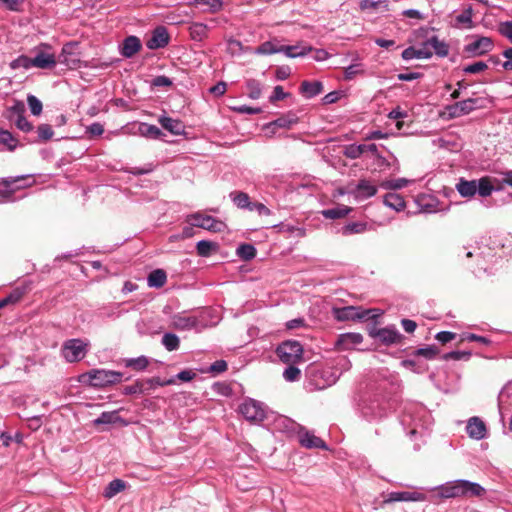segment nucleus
I'll return each instance as SVG.
<instances>
[{"label": "nucleus", "instance_id": "obj_1", "mask_svg": "<svg viewBox=\"0 0 512 512\" xmlns=\"http://www.w3.org/2000/svg\"><path fill=\"white\" fill-rule=\"evenodd\" d=\"M398 386L387 381L381 382L375 392L361 405V414L369 422L378 421L391 413L397 404L395 397Z\"/></svg>", "mask_w": 512, "mask_h": 512}, {"label": "nucleus", "instance_id": "obj_2", "mask_svg": "<svg viewBox=\"0 0 512 512\" xmlns=\"http://www.w3.org/2000/svg\"><path fill=\"white\" fill-rule=\"evenodd\" d=\"M402 424L411 426L410 436L423 434L430 426V414L422 405L410 404L404 409Z\"/></svg>", "mask_w": 512, "mask_h": 512}, {"label": "nucleus", "instance_id": "obj_3", "mask_svg": "<svg viewBox=\"0 0 512 512\" xmlns=\"http://www.w3.org/2000/svg\"><path fill=\"white\" fill-rule=\"evenodd\" d=\"M237 411L247 421L252 423L262 422L266 418V406L252 398L245 399L238 406Z\"/></svg>", "mask_w": 512, "mask_h": 512}, {"label": "nucleus", "instance_id": "obj_4", "mask_svg": "<svg viewBox=\"0 0 512 512\" xmlns=\"http://www.w3.org/2000/svg\"><path fill=\"white\" fill-rule=\"evenodd\" d=\"M87 378L89 384L94 387H105L107 385L121 382L122 374L117 371L94 369L82 376Z\"/></svg>", "mask_w": 512, "mask_h": 512}, {"label": "nucleus", "instance_id": "obj_5", "mask_svg": "<svg viewBox=\"0 0 512 512\" xmlns=\"http://www.w3.org/2000/svg\"><path fill=\"white\" fill-rule=\"evenodd\" d=\"M276 353L283 363L295 364L301 359L303 348L298 341L288 340L277 347Z\"/></svg>", "mask_w": 512, "mask_h": 512}, {"label": "nucleus", "instance_id": "obj_6", "mask_svg": "<svg viewBox=\"0 0 512 512\" xmlns=\"http://www.w3.org/2000/svg\"><path fill=\"white\" fill-rule=\"evenodd\" d=\"M474 38L472 42L466 44L463 48L464 53L469 57L482 56L492 51L494 43L490 37L475 36Z\"/></svg>", "mask_w": 512, "mask_h": 512}, {"label": "nucleus", "instance_id": "obj_7", "mask_svg": "<svg viewBox=\"0 0 512 512\" xmlns=\"http://www.w3.org/2000/svg\"><path fill=\"white\" fill-rule=\"evenodd\" d=\"M86 344L80 339H71L64 343L62 353L68 362L80 361L86 355Z\"/></svg>", "mask_w": 512, "mask_h": 512}, {"label": "nucleus", "instance_id": "obj_8", "mask_svg": "<svg viewBox=\"0 0 512 512\" xmlns=\"http://www.w3.org/2000/svg\"><path fill=\"white\" fill-rule=\"evenodd\" d=\"M50 47L43 45L35 49V56L32 58L33 67L39 69H51L54 68L57 61L56 57L50 51Z\"/></svg>", "mask_w": 512, "mask_h": 512}, {"label": "nucleus", "instance_id": "obj_9", "mask_svg": "<svg viewBox=\"0 0 512 512\" xmlns=\"http://www.w3.org/2000/svg\"><path fill=\"white\" fill-rule=\"evenodd\" d=\"M333 316L338 321H349V320H362L368 317V310H360V308L355 306H344L340 308H334Z\"/></svg>", "mask_w": 512, "mask_h": 512}, {"label": "nucleus", "instance_id": "obj_10", "mask_svg": "<svg viewBox=\"0 0 512 512\" xmlns=\"http://www.w3.org/2000/svg\"><path fill=\"white\" fill-rule=\"evenodd\" d=\"M186 222L197 228H203L209 231H219L221 222L216 221L209 215L202 213L190 214L186 218Z\"/></svg>", "mask_w": 512, "mask_h": 512}, {"label": "nucleus", "instance_id": "obj_11", "mask_svg": "<svg viewBox=\"0 0 512 512\" xmlns=\"http://www.w3.org/2000/svg\"><path fill=\"white\" fill-rule=\"evenodd\" d=\"M435 496L440 499L461 498V479L448 481L431 489Z\"/></svg>", "mask_w": 512, "mask_h": 512}, {"label": "nucleus", "instance_id": "obj_12", "mask_svg": "<svg viewBox=\"0 0 512 512\" xmlns=\"http://www.w3.org/2000/svg\"><path fill=\"white\" fill-rule=\"evenodd\" d=\"M350 367H351V363L347 358L343 357V358L339 359V361L337 362L336 371L323 370L321 372L322 376L326 380V385L317 384L316 385L317 388L323 389L326 386H331V385L335 384L336 381L338 380L339 376L342 374V372L349 370Z\"/></svg>", "mask_w": 512, "mask_h": 512}, {"label": "nucleus", "instance_id": "obj_13", "mask_svg": "<svg viewBox=\"0 0 512 512\" xmlns=\"http://www.w3.org/2000/svg\"><path fill=\"white\" fill-rule=\"evenodd\" d=\"M426 495L419 492H408V491H396L388 493L384 499L383 504H388L392 502H416V501H425Z\"/></svg>", "mask_w": 512, "mask_h": 512}, {"label": "nucleus", "instance_id": "obj_14", "mask_svg": "<svg viewBox=\"0 0 512 512\" xmlns=\"http://www.w3.org/2000/svg\"><path fill=\"white\" fill-rule=\"evenodd\" d=\"M371 335L385 345L399 343L402 339V335L394 326L380 328L372 332Z\"/></svg>", "mask_w": 512, "mask_h": 512}, {"label": "nucleus", "instance_id": "obj_15", "mask_svg": "<svg viewBox=\"0 0 512 512\" xmlns=\"http://www.w3.org/2000/svg\"><path fill=\"white\" fill-rule=\"evenodd\" d=\"M477 102L476 98H468L448 106L447 110L452 117H460L472 112L476 108Z\"/></svg>", "mask_w": 512, "mask_h": 512}, {"label": "nucleus", "instance_id": "obj_16", "mask_svg": "<svg viewBox=\"0 0 512 512\" xmlns=\"http://www.w3.org/2000/svg\"><path fill=\"white\" fill-rule=\"evenodd\" d=\"M351 193L357 200H365L377 193V187L367 179H361Z\"/></svg>", "mask_w": 512, "mask_h": 512}, {"label": "nucleus", "instance_id": "obj_17", "mask_svg": "<svg viewBox=\"0 0 512 512\" xmlns=\"http://www.w3.org/2000/svg\"><path fill=\"white\" fill-rule=\"evenodd\" d=\"M466 432L470 438L482 440L486 437L487 429L485 423L479 417H471L466 425Z\"/></svg>", "mask_w": 512, "mask_h": 512}, {"label": "nucleus", "instance_id": "obj_18", "mask_svg": "<svg viewBox=\"0 0 512 512\" xmlns=\"http://www.w3.org/2000/svg\"><path fill=\"white\" fill-rule=\"evenodd\" d=\"M363 336L360 333H344L338 336L336 346L339 350H351L361 344Z\"/></svg>", "mask_w": 512, "mask_h": 512}, {"label": "nucleus", "instance_id": "obj_19", "mask_svg": "<svg viewBox=\"0 0 512 512\" xmlns=\"http://www.w3.org/2000/svg\"><path fill=\"white\" fill-rule=\"evenodd\" d=\"M25 176L9 177L0 181V197L10 198L16 190L23 186L18 185L19 182L25 180Z\"/></svg>", "mask_w": 512, "mask_h": 512}, {"label": "nucleus", "instance_id": "obj_20", "mask_svg": "<svg viewBox=\"0 0 512 512\" xmlns=\"http://www.w3.org/2000/svg\"><path fill=\"white\" fill-rule=\"evenodd\" d=\"M169 42V35L165 27H157L149 40L146 42V46L151 49H159L165 47Z\"/></svg>", "mask_w": 512, "mask_h": 512}, {"label": "nucleus", "instance_id": "obj_21", "mask_svg": "<svg viewBox=\"0 0 512 512\" xmlns=\"http://www.w3.org/2000/svg\"><path fill=\"white\" fill-rule=\"evenodd\" d=\"M485 493L486 489L479 483L461 479V498H480Z\"/></svg>", "mask_w": 512, "mask_h": 512}, {"label": "nucleus", "instance_id": "obj_22", "mask_svg": "<svg viewBox=\"0 0 512 512\" xmlns=\"http://www.w3.org/2000/svg\"><path fill=\"white\" fill-rule=\"evenodd\" d=\"M433 55L432 50L428 47L427 41L420 48L408 47L402 52V58L406 61L413 59H430Z\"/></svg>", "mask_w": 512, "mask_h": 512}, {"label": "nucleus", "instance_id": "obj_23", "mask_svg": "<svg viewBox=\"0 0 512 512\" xmlns=\"http://www.w3.org/2000/svg\"><path fill=\"white\" fill-rule=\"evenodd\" d=\"M415 203L422 213H434L438 209V200L430 194H420L415 198Z\"/></svg>", "mask_w": 512, "mask_h": 512}, {"label": "nucleus", "instance_id": "obj_24", "mask_svg": "<svg viewBox=\"0 0 512 512\" xmlns=\"http://www.w3.org/2000/svg\"><path fill=\"white\" fill-rule=\"evenodd\" d=\"M299 442L303 447L308 449H327L325 442L321 438L311 434L308 431L299 432Z\"/></svg>", "mask_w": 512, "mask_h": 512}, {"label": "nucleus", "instance_id": "obj_25", "mask_svg": "<svg viewBox=\"0 0 512 512\" xmlns=\"http://www.w3.org/2000/svg\"><path fill=\"white\" fill-rule=\"evenodd\" d=\"M323 91L321 81H303L300 85V93L307 99H311L319 95Z\"/></svg>", "mask_w": 512, "mask_h": 512}, {"label": "nucleus", "instance_id": "obj_26", "mask_svg": "<svg viewBox=\"0 0 512 512\" xmlns=\"http://www.w3.org/2000/svg\"><path fill=\"white\" fill-rule=\"evenodd\" d=\"M159 123L164 129L174 135H182L185 133V126L178 119L162 116L159 118Z\"/></svg>", "mask_w": 512, "mask_h": 512}, {"label": "nucleus", "instance_id": "obj_27", "mask_svg": "<svg viewBox=\"0 0 512 512\" xmlns=\"http://www.w3.org/2000/svg\"><path fill=\"white\" fill-rule=\"evenodd\" d=\"M141 49V42L136 36L127 37L122 45L121 54L126 58L133 57Z\"/></svg>", "mask_w": 512, "mask_h": 512}, {"label": "nucleus", "instance_id": "obj_28", "mask_svg": "<svg viewBox=\"0 0 512 512\" xmlns=\"http://www.w3.org/2000/svg\"><path fill=\"white\" fill-rule=\"evenodd\" d=\"M229 198L238 209L250 210L252 201L247 193L242 191H232L229 193Z\"/></svg>", "mask_w": 512, "mask_h": 512}, {"label": "nucleus", "instance_id": "obj_29", "mask_svg": "<svg viewBox=\"0 0 512 512\" xmlns=\"http://www.w3.org/2000/svg\"><path fill=\"white\" fill-rule=\"evenodd\" d=\"M280 52L281 43L276 39L263 42L253 50V53L257 55H272Z\"/></svg>", "mask_w": 512, "mask_h": 512}, {"label": "nucleus", "instance_id": "obj_30", "mask_svg": "<svg viewBox=\"0 0 512 512\" xmlns=\"http://www.w3.org/2000/svg\"><path fill=\"white\" fill-rule=\"evenodd\" d=\"M197 325V319L193 316H174L172 326L178 330H190Z\"/></svg>", "mask_w": 512, "mask_h": 512}, {"label": "nucleus", "instance_id": "obj_31", "mask_svg": "<svg viewBox=\"0 0 512 512\" xmlns=\"http://www.w3.org/2000/svg\"><path fill=\"white\" fill-rule=\"evenodd\" d=\"M298 122V117L294 113H287L280 116L276 120L270 122L267 127H278L289 129Z\"/></svg>", "mask_w": 512, "mask_h": 512}, {"label": "nucleus", "instance_id": "obj_32", "mask_svg": "<svg viewBox=\"0 0 512 512\" xmlns=\"http://www.w3.org/2000/svg\"><path fill=\"white\" fill-rule=\"evenodd\" d=\"M456 189L462 197H472L476 194V180L461 178L456 184Z\"/></svg>", "mask_w": 512, "mask_h": 512}, {"label": "nucleus", "instance_id": "obj_33", "mask_svg": "<svg viewBox=\"0 0 512 512\" xmlns=\"http://www.w3.org/2000/svg\"><path fill=\"white\" fill-rule=\"evenodd\" d=\"M384 204L395 211H402L405 208L403 197L397 193H387L384 196Z\"/></svg>", "mask_w": 512, "mask_h": 512}, {"label": "nucleus", "instance_id": "obj_34", "mask_svg": "<svg viewBox=\"0 0 512 512\" xmlns=\"http://www.w3.org/2000/svg\"><path fill=\"white\" fill-rule=\"evenodd\" d=\"M427 45L430 49L432 48L439 57H445L449 53L448 45L444 41L439 40L437 36L428 39Z\"/></svg>", "mask_w": 512, "mask_h": 512}, {"label": "nucleus", "instance_id": "obj_35", "mask_svg": "<svg viewBox=\"0 0 512 512\" xmlns=\"http://www.w3.org/2000/svg\"><path fill=\"white\" fill-rule=\"evenodd\" d=\"M310 51H312L311 47L305 48L300 46H287L281 44L280 53H283L285 56L289 58H297L307 55Z\"/></svg>", "mask_w": 512, "mask_h": 512}, {"label": "nucleus", "instance_id": "obj_36", "mask_svg": "<svg viewBox=\"0 0 512 512\" xmlns=\"http://www.w3.org/2000/svg\"><path fill=\"white\" fill-rule=\"evenodd\" d=\"M142 387L145 390V393H148L150 390L154 389L156 386H168L176 383L175 378H170L168 380H161L159 377H153L150 379L142 380Z\"/></svg>", "mask_w": 512, "mask_h": 512}, {"label": "nucleus", "instance_id": "obj_37", "mask_svg": "<svg viewBox=\"0 0 512 512\" xmlns=\"http://www.w3.org/2000/svg\"><path fill=\"white\" fill-rule=\"evenodd\" d=\"M350 211H351V208L344 206V205H339L334 208L323 210L322 215L326 219H340V218L345 217Z\"/></svg>", "mask_w": 512, "mask_h": 512}, {"label": "nucleus", "instance_id": "obj_38", "mask_svg": "<svg viewBox=\"0 0 512 512\" xmlns=\"http://www.w3.org/2000/svg\"><path fill=\"white\" fill-rule=\"evenodd\" d=\"M167 280L166 273L162 269L152 271L148 276V285L150 287L160 288Z\"/></svg>", "mask_w": 512, "mask_h": 512}, {"label": "nucleus", "instance_id": "obj_39", "mask_svg": "<svg viewBox=\"0 0 512 512\" xmlns=\"http://www.w3.org/2000/svg\"><path fill=\"white\" fill-rule=\"evenodd\" d=\"M196 248L198 255L202 257H208L212 254V252H215L219 249V245L215 242L201 240L197 243Z\"/></svg>", "mask_w": 512, "mask_h": 512}, {"label": "nucleus", "instance_id": "obj_40", "mask_svg": "<svg viewBox=\"0 0 512 512\" xmlns=\"http://www.w3.org/2000/svg\"><path fill=\"white\" fill-rule=\"evenodd\" d=\"M121 421L118 411L103 412L97 419L93 421L95 426L102 424H114Z\"/></svg>", "mask_w": 512, "mask_h": 512}, {"label": "nucleus", "instance_id": "obj_41", "mask_svg": "<svg viewBox=\"0 0 512 512\" xmlns=\"http://www.w3.org/2000/svg\"><path fill=\"white\" fill-rule=\"evenodd\" d=\"M494 187L491 181L487 177L476 180V193L482 197L490 196L493 192Z\"/></svg>", "mask_w": 512, "mask_h": 512}, {"label": "nucleus", "instance_id": "obj_42", "mask_svg": "<svg viewBox=\"0 0 512 512\" xmlns=\"http://www.w3.org/2000/svg\"><path fill=\"white\" fill-rule=\"evenodd\" d=\"M125 489V482L120 479H115L111 481L108 486L105 488L104 496L108 499L114 497L119 492Z\"/></svg>", "mask_w": 512, "mask_h": 512}, {"label": "nucleus", "instance_id": "obj_43", "mask_svg": "<svg viewBox=\"0 0 512 512\" xmlns=\"http://www.w3.org/2000/svg\"><path fill=\"white\" fill-rule=\"evenodd\" d=\"M0 144L6 146L9 151H14L18 140L8 130H0Z\"/></svg>", "mask_w": 512, "mask_h": 512}, {"label": "nucleus", "instance_id": "obj_44", "mask_svg": "<svg viewBox=\"0 0 512 512\" xmlns=\"http://www.w3.org/2000/svg\"><path fill=\"white\" fill-rule=\"evenodd\" d=\"M139 132L142 136L151 139H157L162 135V131L157 126L146 123L139 126Z\"/></svg>", "mask_w": 512, "mask_h": 512}, {"label": "nucleus", "instance_id": "obj_45", "mask_svg": "<svg viewBox=\"0 0 512 512\" xmlns=\"http://www.w3.org/2000/svg\"><path fill=\"white\" fill-rule=\"evenodd\" d=\"M367 229V224L363 222H352L344 225L342 227V234L343 235H352V234H359L363 233Z\"/></svg>", "mask_w": 512, "mask_h": 512}, {"label": "nucleus", "instance_id": "obj_46", "mask_svg": "<svg viewBox=\"0 0 512 512\" xmlns=\"http://www.w3.org/2000/svg\"><path fill=\"white\" fill-rule=\"evenodd\" d=\"M472 17L473 9L471 6H469L466 9H464L462 13L456 16V22L457 24L465 25L466 28L471 29L474 27Z\"/></svg>", "mask_w": 512, "mask_h": 512}, {"label": "nucleus", "instance_id": "obj_47", "mask_svg": "<svg viewBox=\"0 0 512 512\" xmlns=\"http://www.w3.org/2000/svg\"><path fill=\"white\" fill-rule=\"evenodd\" d=\"M236 254L243 260H251L256 255V249L251 244H241L236 249Z\"/></svg>", "mask_w": 512, "mask_h": 512}, {"label": "nucleus", "instance_id": "obj_48", "mask_svg": "<svg viewBox=\"0 0 512 512\" xmlns=\"http://www.w3.org/2000/svg\"><path fill=\"white\" fill-rule=\"evenodd\" d=\"M364 73V68L361 63H353L344 69V80L351 81L357 75Z\"/></svg>", "mask_w": 512, "mask_h": 512}, {"label": "nucleus", "instance_id": "obj_49", "mask_svg": "<svg viewBox=\"0 0 512 512\" xmlns=\"http://www.w3.org/2000/svg\"><path fill=\"white\" fill-rule=\"evenodd\" d=\"M31 67H33L32 58L25 56V55H21L18 58L14 59L12 62H10V68L13 70H16L19 68L28 70Z\"/></svg>", "mask_w": 512, "mask_h": 512}, {"label": "nucleus", "instance_id": "obj_50", "mask_svg": "<svg viewBox=\"0 0 512 512\" xmlns=\"http://www.w3.org/2000/svg\"><path fill=\"white\" fill-rule=\"evenodd\" d=\"M162 344L168 351H174L178 349L180 341L177 335L172 333H166L162 337Z\"/></svg>", "mask_w": 512, "mask_h": 512}, {"label": "nucleus", "instance_id": "obj_51", "mask_svg": "<svg viewBox=\"0 0 512 512\" xmlns=\"http://www.w3.org/2000/svg\"><path fill=\"white\" fill-rule=\"evenodd\" d=\"M438 353L439 349L434 345L418 348L417 350L414 351V355L422 356L428 360L434 359L438 355Z\"/></svg>", "mask_w": 512, "mask_h": 512}, {"label": "nucleus", "instance_id": "obj_52", "mask_svg": "<svg viewBox=\"0 0 512 512\" xmlns=\"http://www.w3.org/2000/svg\"><path fill=\"white\" fill-rule=\"evenodd\" d=\"M410 180L406 178H398L394 180H387L381 183V187L384 189L397 190L408 185Z\"/></svg>", "mask_w": 512, "mask_h": 512}, {"label": "nucleus", "instance_id": "obj_53", "mask_svg": "<svg viewBox=\"0 0 512 512\" xmlns=\"http://www.w3.org/2000/svg\"><path fill=\"white\" fill-rule=\"evenodd\" d=\"M23 296V292L20 289L13 290L8 296L0 300V309L9 305L17 303Z\"/></svg>", "mask_w": 512, "mask_h": 512}, {"label": "nucleus", "instance_id": "obj_54", "mask_svg": "<svg viewBox=\"0 0 512 512\" xmlns=\"http://www.w3.org/2000/svg\"><path fill=\"white\" fill-rule=\"evenodd\" d=\"M344 156L349 159H358L362 154L361 145L360 144H350L344 147L343 150Z\"/></svg>", "mask_w": 512, "mask_h": 512}, {"label": "nucleus", "instance_id": "obj_55", "mask_svg": "<svg viewBox=\"0 0 512 512\" xmlns=\"http://www.w3.org/2000/svg\"><path fill=\"white\" fill-rule=\"evenodd\" d=\"M470 357H471L470 351H451V352L445 353L442 356V359L445 361H448V360L459 361V360H469Z\"/></svg>", "mask_w": 512, "mask_h": 512}, {"label": "nucleus", "instance_id": "obj_56", "mask_svg": "<svg viewBox=\"0 0 512 512\" xmlns=\"http://www.w3.org/2000/svg\"><path fill=\"white\" fill-rule=\"evenodd\" d=\"M300 375V369L294 366L293 364H289V366L283 371V378L288 382H294L299 380Z\"/></svg>", "mask_w": 512, "mask_h": 512}, {"label": "nucleus", "instance_id": "obj_57", "mask_svg": "<svg viewBox=\"0 0 512 512\" xmlns=\"http://www.w3.org/2000/svg\"><path fill=\"white\" fill-rule=\"evenodd\" d=\"M149 364V360L145 356H140L138 358L129 359L126 362V366L132 367L135 370L141 371L144 370Z\"/></svg>", "mask_w": 512, "mask_h": 512}, {"label": "nucleus", "instance_id": "obj_58", "mask_svg": "<svg viewBox=\"0 0 512 512\" xmlns=\"http://www.w3.org/2000/svg\"><path fill=\"white\" fill-rule=\"evenodd\" d=\"M488 68V65L483 61L474 62L472 64L466 65L463 67V72L465 74H478L485 71Z\"/></svg>", "mask_w": 512, "mask_h": 512}, {"label": "nucleus", "instance_id": "obj_59", "mask_svg": "<svg viewBox=\"0 0 512 512\" xmlns=\"http://www.w3.org/2000/svg\"><path fill=\"white\" fill-rule=\"evenodd\" d=\"M27 103L33 115L38 116L41 114L43 106L41 101L36 96L28 95Z\"/></svg>", "mask_w": 512, "mask_h": 512}, {"label": "nucleus", "instance_id": "obj_60", "mask_svg": "<svg viewBox=\"0 0 512 512\" xmlns=\"http://www.w3.org/2000/svg\"><path fill=\"white\" fill-rule=\"evenodd\" d=\"M243 50L241 42L234 39L226 41V52H229L231 55L240 54Z\"/></svg>", "mask_w": 512, "mask_h": 512}, {"label": "nucleus", "instance_id": "obj_61", "mask_svg": "<svg viewBox=\"0 0 512 512\" xmlns=\"http://www.w3.org/2000/svg\"><path fill=\"white\" fill-rule=\"evenodd\" d=\"M37 132H38L39 138L44 141L51 139L52 136L54 135L52 127L48 124L39 125Z\"/></svg>", "mask_w": 512, "mask_h": 512}, {"label": "nucleus", "instance_id": "obj_62", "mask_svg": "<svg viewBox=\"0 0 512 512\" xmlns=\"http://www.w3.org/2000/svg\"><path fill=\"white\" fill-rule=\"evenodd\" d=\"M16 127L23 132H30L33 125L26 119L24 115H19L14 121Z\"/></svg>", "mask_w": 512, "mask_h": 512}, {"label": "nucleus", "instance_id": "obj_63", "mask_svg": "<svg viewBox=\"0 0 512 512\" xmlns=\"http://www.w3.org/2000/svg\"><path fill=\"white\" fill-rule=\"evenodd\" d=\"M195 3L197 5H200L202 7H205L211 11H215L217 9H220L222 6L221 0H195Z\"/></svg>", "mask_w": 512, "mask_h": 512}, {"label": "nucleus", "instance_id": "obj_64", "mask_svg": "<svg viewBox=\"0 0 512 512\" xmlns=\"http://www.w3.org/2000/svg\"><path fill=\"white\" fill-rule=\"evenodd\" d=\"M499 32L502 36L512 42V21L501 22L499 25Z\"/></svg>", "mask_w": 512, "mask_h": 512}]
</instances>
